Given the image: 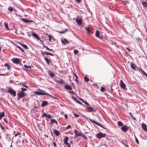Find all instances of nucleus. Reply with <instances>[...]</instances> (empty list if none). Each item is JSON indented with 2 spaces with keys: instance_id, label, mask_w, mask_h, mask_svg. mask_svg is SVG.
<instances>
[{
  "instance_id": "obj_50",
  "label": "nucleus",
  "mask_w": 147,
  "mask_h": 147,
  "mask_svg": "<svg viewBox=\"0 0 147 147\" xmlns=\"http://www.w3.org/2000/svg\"><path fill=\"white\" fill-rule=\"evenodd\" d=\"M59 82L61 84H63L64 83V81L63 80H61L59 81Z\"/></svg>"
},
{
  "instance_id": "obj_33",
  "label": "nucleus",
  "mask_w": 147,
  "mask_h": 147,
  "mask_svg": "<svg viewBox=\"0 0 147 147\" xmlns=\"http://www.w3.org/2000/svg\"><path fill=\"white\" fill-rule=\"evenodd\" d=\"M8 10L10 12H11L14 10V9L11 7H9L8 8Z\"/></svg>"
},
{
  "instance_id": "obj_52",
  "label": "nucleus",
  "mask_w": 147,
  "mask_h": 147,
  "mask_svg": "<svg viewBox=\"0 0 147 147\" xmlns=\"http://www.w3.org/2000/svg\"><path fill=\"white\" fill-rule=\"evenodd\" d=\"M46 117L49 118H51V116L49 115H47Z\"/></svg>"
},
{
  "instance_id": "obj_4",
  "label": "nucleus",
  "mask_w": 147,
  "mask_h": 147,
  "mask_svg": "<svg viewBox=\"0 0 147 147\" xmlns=\"http://www.w3.org/2000/svg\"><path fill=\"white\" fill-rule=\"evenodd\" d=\"M105 136L106 134H102L100 132L98 133L96 135V136L99 138L104 137Z\"/></svg>"
},
{
  "instance_id": "obj_49",
  "label": "nucleus",
  "mask_w": 147,
  "mask_h": 147,
  "mask_svg": "<svg viewBox=\"0 0 147 147\" xmlns=\"http://www.w3.org/2000/svg\"><path fill=\"white\" fill-rule=\"evenodd\" d=\"M20 134L19 133V132H18V133L16 134L15 135V137H16L18 135H20Z\"/></svg>"
},
{
  "instance_id": "obj_19",
  "label": "nucleus",
  "mask_w": 147,
  "mask_h": 147,
  "mask_svg": "<svg viewBox=\"0 0 147 147\" xmlns=\"http://www.w3.org/2000/svg\"><path fill=\"white\" fill-rule=\"evenodd\" d=\"M131 67L134 70H136V65L132 63H131Z\"/></svg>"
},
{
  "instance_id": "obj_29",
  "label": "nucleus",
  "mask_w": 147,
  "mask_h": 147,
  "mask_svg": "<svg viewBox=\"0 0 147 147\" xmlns=\"http://www.w3.org/2000/svg\"><path fill=\"white\" fill-rule=\"evenodd\" d=\"M142 4L144 7H147V2L144 1L142 3Z\"/></svg>"
},
{
  "instance_id": "obj_58",
  "label": "nucleus",
  "mask_w": 147,
  "mask_h": 147,
  "mask_svg": "<svg viewBox=\"0 0 147 147\" xmlns=\"http://www.w3.org/2000/svg\"><path fill=\"white\" fill-rule=\"evenodd\" d=\"M78 3H80L81 1V0H76Z\"/></svg>"
},
{
  "instance_id": "obj_22",
  "label": "nucleus",
  "mask_w": 147,
  "mask_h": 147,
  "mask_svg": "<svg viewBox=\"0 0 147 147\" xmlns=\"http://www.w3.org/2000/svg\"><path fill=\"white\" fill-rule=\"evenodd\" d=\"M117 124L119 126H122L123 125L122 122L119 121H117Z\"/></svg>"
},
{
  "instance_id": "obj_7",
  "label": "nucleus",
  "mask_w": 147,
  "mask_h": 147,
  "mask_svg": "<svg viewBox=\"0 0 147 147\" xmlns=\"http://www.w3.org/2000/svg\"><path fill=\"white\" fill-rule=\"evenodd\" d=\"M12 61L13 63H18L20 62L19 59L18 58H13Z\"/></svg>"
},
{
  "instance_id": "obj_32",
  "label": "nucleus",
  "mask_w": 147,
  "mask_h": 147,
  "mask_svg": "<svg viewBox=\"0 0 147 147\" xmlns=\"http://www.w3.org/2000/svg\"><path fill=\"white\" fill-rule=\"evenodd\" d=\"M4 26L7 30H9V28L8 27V24L7 23L5 22L4 23Z\"/></svg>"
},
{
  "instance_id": "obj_35",
  "label": "nucleus",
  "mask_w": 147,
  "mask_h": 147,
  "mask_svg": "<svg viewBox=\"0 0 147 147\" xmlns=\"http://www.w3.org/2000/svg\"><path fill=\"white\" fill-rule=\"evenodd\" d=\"M84 80L86 82H87L89 81V79L88 77H85L84 78Z\"/></svg>"
},
{
  "instance_id": "obj_64",
  "label": "nucleus",
  "mask_w": 147,
  "mask_h": 147,
  "mask_svg": "<svg viewBox=\"0 0 147 147\" xmlns=\"http://www.w3.org/2000/svg\"><path fill=\"white\" fill-rule=\"evenodd\" d=\"M64 32H60V33L63 34L64 33Z\"/></svg>"
},
{
  "instance_id": "obj_25",
  "label": "nucleus",
  "mask_w": 147,
  "mask_h": 147,
  "mask_svg": "<svg viewBox=\"0 0 147 147\" xmlns=\"http://www.w3.org/2000/svg\"><path fill=\"white\" fill-rule=\"evenodd\" d=\"M99 34L100 33L99 32L98 30H96V32L95 36L97 37L100 38V37H99Z\"/></svg>"
},
{
  "instance_id": "obj_23",
  "label": "nucleus",
  "mask_w": 147,
  "mask_h": 147,
  "mask_svg": "<svg viewBox=\"0 0 147 147\" xmlns=\"http://www.w3.org/2000/svg\"><path fill=\"white\" fill-rule=\"evenodd\" d=\"M5 66L6 67L8 70H10V67L9 65L7 63H6L5 64Z\"/></svg>"
},
{
  "instance_id": "obj_6",
  "label": "nucleus",
  "mask_w": 147,
  "mask_h": 147,
  "mask_svg": "<svg viewBox=\"0 0 147 147\" xmlns=\"http://www.w3.org/2000/svg\"><path fill=\"white\" fill-rule=\"evenodd\" d=\"M120 86L123 89H124L125 88V85L123 83V81L122 80H121L120 81Z\"/></svg>"
},
{
  "instance_id": "obj_51",
  "label": "nucleus",
  "mask_w": 147,
  "mask_h": 147,
  "mask_svg": "<svg viewBox=\"0 0 147 147\" xmlns=\"http://www.w3.org/2000/svg\"><path fill=\"white\" fill-rule=\"evenodd\" d=\"M71 127V126L70 125H68L66 127V129H67L69 128H70Z\"/></svg>"
},
{
  "instance_id": "obj_16",
  "label": "nucleus",
  "mask_w": 147,
  "mask_h": 147,
  "mask_svg": "<svg viewBox=\"0 0 147 147\" xmlns=\"http://www.w3.org/2000/svg\"><path fill=\"white\" fill-rule=\"evenodd\" d=\"M47 102L46 101H42L41 104V106L43 107L46 106L47 105Z\"/></svg>"
},
{
  "instance_id": "obj_17",
  "label": "nucleus",
  "mask_w": 147,
  "mask_h": 147,
  "mask_svg": "<svg viewBox=\"0 0 147 147\" xmlns=\"http://www.w3.org/2000/svg\"><path fill=\"white\" fill-rule=\"evenodd\" d=\"M68 139V138L67 137H65L64 139L63 140V142L64 144H66L68 143L67 140Z\"/></svg>"
},
{
  "instance_id": "obj_3",
  "label": "nucleus",
  "mask_w": 147,
  "mask_h": 147,
  "mask_svg": "<svg viewBox=\"0 0 147 147\" xmlns=\"http://www.w3.org/2000/svg\"><path fill=\"white\" fill-rule=\"evenodd\" d=\"M24 95V93L22 91L18 93L17 96H18V99L20 100L21 98L23 97Z\"/></svg>"
},
{
  "instance_id": "obj_21",
  "label": "nucleus",
  "mask_w": 147,
  "mask_h": 147,
  "mask_svg": "<svg viewBox=\"0 0 147 147\" xmlns=\"http://www.w3.org/2000/svg\"><path fill=\"white\" fill-rule=\"evenodd\" d=\"M138 70L142 72L144 75L146 76L147 77V74L143 70L140 69V68H138Z\"/></svg>"
},
{
  "instance_id": "obj_48",
  "label": "nucleus",
  "mask_w": 147,
  "mask_h": 147,
  "mask_svg": "<svg viewBox=\"0 0 147 147\" xmlns=\"http://www.w3.org/2000/svg\"><path fill=\"white\" fill-rule=\"evenodd\" d=\"M7 74H0V76H7Z\"/></svg>"
},
{
  "instance_id": "obj_10",
  "label": "nucleus",
  "mask_w": 147,
  "mask_h": 147,
  "mask_svg": "<svg viewBox=\"0 0 147 147\" xmlns=\"http://www.w3.org/2000/svg\"><path fill=\"white\" fill-rule=\"evenodd\" d=\"M21 19L23 22L26 23H29L32 22V21L26 19L24 18H22Z\"/></svg>"
},
{
  "instance_id": "obj_54",
  "label": "nucleus",
  "mask_w": 147,
  "mask_h": 147,
  "mask_svg": "<svg viewBox=\"0 0 147 147\" xmlns=\"http://www.w3.org/2000/svg\"><path fill=\"white\" fill-rule=\"evenodd\" d=\"M21 90L23 91H26V89H25V88H21Z\"/></svg>"
},
{
  "instance_id": "obj_57",
  "label": "nucleus",
  "mask_w": 147,
  "mask_h": 147,
  "mask_svg": "<svg viewBox=\"0 0 147 147\" xmlns=\"http://www.w3.org/2000/svg\"><path fill=\"white\" fill-rule=\"evenodd\" d=\"M53 144L54 146H55V147H56V144L55 142H53Z\"/></svg>"
},
{
  "instance_id": "obj_45",
  "label": "nucleus",
  "mask_w": 147,
  "mask_h": 147,
  "mask_svg": "<svg viewBox=\"0 0 147 147\" xmlns=\"http://www.w3.org/2000/svg\"><path fill=\"white\" fill-rule=\"evenodd\" d=\"M0 127H1V129H2V130L4 131H5V130L4 129V128H3V127L2 126L1 124V123H0Z\"/></svg>"
},
{
  "instance_id": "obj_9",
  "label": "nucleus",
  "mask_w": 147,
  "mask_h": 147,
  "mask_svg": "<svg viewBox=\"0 0 147 147\" xmlns=\"http://www.w3.org/2000/svg\"><path fill=\"white\" fill-rule=\"evenodd\" d=\"M121 129L123 131L125 132L127 130L128 128L126 126L124 125L121 128Z\"/></svg>"
},
{
  "instance_id": "obj_43",
  "label": "nucleus",
  "mask_w": 147,
  "mask_h": 147,
  "mask_svg": "<svg viewBox=\"0 0 147 147\" xmlns=\"http://www.w3.org/2000/svg\"><path fill=\"white\" fill-rule=\"evenodd\" d=\"M135 140H136V142L138 144H139V142L138 139H137V138H136V137H135Z\"/></svg>"
},
{
  "instance_id": "obj_55",
  "label": "nucleus",
  "mask_w": 147,
  "mask_h": 147,
  "mask_svg": "<svg viewBox=\"0 0 147 147\" xmlns=\"http://www.w3.org/2000/svg\"><path fill=\"white\" fill-rule=\"evenodd\" d=\"M66 145H67L68 147H71L70 144L68 143L66 144Z\"/></svg>"
},
{
  "instance_id": "obj_37",
  "label": "nucleus",
  "mask_w": 147,
  "mask_h": 147,
  "mask_svg": "<svg viewBox=\"0 0 147 147\" xmlns=\"http://www.w3.org/2000/svg\"><path fill=\"white\" fill-rule=\"evenodd\" d=\"M22 46L25 49H28V48L27 47V46L26 45L23 44V45H22Z\"/></svg>"
},
{
  "instance_id": "obj_31",
  "label": "nucleus",
  "mask_w": 147,
  "mask_h": 147,
  "mask_svg": "<svg viewBox=\"0 0 147 147\" xmlns=\"http://www.w3.org/2000/svg\"><path fill=\"white\" fill-rule=\"evenodd\" d=\"M91 121H92V122L95 123V124H96L97 125H98V126L101 127H102L101 126V125L99 123H98L96 122V121H93V120H90Z\"/></svg>"
},
{
  "instance_id": "obj_36",
  "label": "nucleus",
  "mask_w": 147,
  "mask_h": 147,
  "mask_svg": "<svg viewBox=\"0 0 147 147\" xmlns=\"http://www.w3.org/2000/svg\"><path fill=\"white\" fill-rule=\"evenodd\" d=\"M129 114H130V115L131 117L133 119H134V120H136V118L133 116L132 115L131 113V112H129Z\"/></svg>"
},
{
  "instance_id": "obj_59",
  "label": "nucleus",
  "mask_w": 147,
  "mask_h": 147,
  "mask_svg": "<svg viewBox=\"0 0 147 147\" xmlns=\"http://www.w3.org/2000/svg\"><path fill=\"white\" fill-rule=\"evenodd\" d=\"M64 117H65V118L66 119H67V118H68L67 116V115L66 114H65L64 115Z\"/></svg>"
},
{
  "instance_id": "obj_62",
  "label": "nucleus",
  "mask_w": 147,
  "mask_h": 147,
  "mask_svg": "<svg viewBox=\"0 0 147 147\" xmlns=\"http://www.w3.org/2000/svg\"><path fill=\"white\" fill-rule=\"evenodd\" d=\"M74 76L76 77V78H78V77L76 75V74H74Z\"/></svg>"
},
{
  "instance_id": "obj_60",
  "label": "nucleus",
  "mask_w": 147,
  "mask_h": 147,
  "mask_svg": "<svg viewBox=\"0 0 147 147\" xmlns=\"http://www.w3.org/2000/svg\"><path fill=\"white\" fill-rule=\"evenodd\" d=\"M18 43L20 44L22 46V45H23V44H22L21 42H18Z\"/></svg>"
},
{
  "instance_id": "obj_34",
  "label": "nucleus",
  "mask_w": 147,
  "mask_h": 147,
  "mask_svg": "<svg viewBox=\"0 0 147 147\" xmlns=\"http://www.w3.org/2000/svg\"><path fill=\"white\" fill-rule=\"evenodd\" d=\"M44 53H45V54H46V55H49L51 56H53V55L52 54H51L50 53H48V52H44Z\"/></svg>"
},
{
  "instance_id": "obj_41",
  "label": "nucleus",
  "mask_w": 147,
  "mask_h": 147,
  "mask_svg": "<svg viewBox=\"0 0 147 147\" xmlns=\"http://www.w3.org/2000/svg\"><path fill=\"white\" fill-rule=\"evenodd\" d=\"M101 91L103 92L105 90V88L103 87H101L100 89Z\"/></svg>"
},
{
  "instance_id": "obj_44",
  "label": "nucleus",
  "mask_w": 147,
  "mask_h": 147,
  "mask_svg": "<svg viewBox=\"0 0 147 147\" xmlns=\"http://www.w3.org/2000/svg\"><path fill=\"white\" fill-rule=\"evenodd\" d=\"M74 116L75 117H79V115H78L76 114V113H74Z\"/></svg>"
},
{
  "instance_id": "obj_30",
  "label": "nucleus",
  "mask_w": 147,
  "mask_h": 147,
  "mask_svg": "<svg viewBox=\"0 0 147 147\" xmlns=\"http://www.w3.org/2000/svg\"><path fill=\"white\" fill-rule=\"evenodd\" d=\"M15 45L16 46V47H18L20 50L22 52H24V50L22 49L20 47L16 45V44H15Z\"/></svg>"
},
{
  "instance_id": "obj_61",
  "label": "nucleus",
  "mask_w": 147,
  "mask_h": 147,
  "mask_svg": "<svg viewBox=\"0 0 147 147\" xmlns=\"http://www.w3.org/2000/svg\"><path fill=\"white\" fill-rule=\"evenodd\" d=\"M72 98L74 99V100H76L77 99H76V98H75L74 96H72Z\"/></svg>"
},
{
  "instance_id": "obj_53",
  "label": "nucleus",
  "mask_w": 147,
  "mask_h": 147,
  "mask_svg": "<svg viewBox=\"0 0 147 147\" xmlns=\"http://www.w3.org/2000/svg\"><path fill=\"white\" fill-rule=\"evenodd\" d=\"M69 93H71V94H75L74 92L73 91H69Z\"/></svg>"
},
{
  "instance_id": "obj_46",
  "label": "nucleus",
  "mask_w": 147,
  "mask_h": 147,
  "mask_svg": "<svg viewBox=\"0 0 147 147\" xmlns=\"http://www.w3.org/2000/svg\"><path fill=\"white\" fill-rule=\"evenodd\" d=\"M79 104H82V103L81 102H80L79 101H78V100H77V99L76 100H75Z\"/></svg>"
},
{
  "instance_id": "obj_12",
  "label": "nucleus",
  "mask_w": 147,
  "mask_h": 147,
  "mask_svg": "<svg viewBox=\"0 0 147 147\" xmlns=\"http://www.w3.org/2000/svg\"><path fill=\"white\" fill-rule=\"evenodd\" d=\"M61 41L62 43L64 45H65L66 43H69V42L66 39H64V40H61Z\"/></svg>"
},
{
  "instance_id": "obj_2",
  "label": "nucleus",
  "mask_w": 147,
  "mask_h": 147,
  "mask_svg": "<svg viewBox=\"0 0 147 147\" xmlns=\"http://www.w3.org/2000/svg\"><path fill=\"white\" fill-rule=\"evenodd\" d=\"M7 92L9 93L11 95H12L13 96H16V92L10 88L7 90Z\"/></svg>"
},
{
  "instance_id": "obj_63",
  "label": "nucleus",
  "mask_w": 147,
  "mask_h": 147,
  "mask_svg": "<svg viewBox=\"0 0 147 147\" xmlns=\"http://www.w3.org/2000/svg\"><path fill=\"white\" fill-rule=\"evenodd\" d=\"M3 119L5 121L6 123H7V121L5 120V119Z\"/></svg>"
},
{
  "instance_id": "obj_42",
  "label": "nucleus",
  "mask_w": 147,
  "mask_h": 147,
  "mask_svg": "<svg viewBox=\"0 0 147 147\" xmlns=\"http://www.w3.org/2000/svg\"><path fill=\"white\" fill-rule=\"evenodd\" d=\"M24 67H25V68H27V69L28 68H29L30 67V66H28L26 65H24Z\"/></svg>"
},
{
  "instance_id": "obj_13",
  "label": "nucleus",
  "mask_w": 147,
  "mask_h": 147,
  "mask_svg": "<svg viewBox=\"0 0 147 147\" xmlns=\"http://www.w3.org/2000/svg\"><path fill=\"white\" fill-rule=\"evenodd\" d=\"M32 35L34 37L36 38L38 40H39L40 38L39 37L37 36L36 34L34 32H32Z\"/></svg>"
},
{
  "instance_id": "obj_5",
  "label": "nucleus",
  "mask_w": 147,
  "mask_h": 147,
  "mask_svg": "<svg viewBox=\"0 0 147 147\" xmlns=\"http://www.w3.org/2000/svg\"><path fill=\"white\" fill-rule=\"evenodd\" d=\"M76 21L79 25H81L82 24V21L81 18H77L76 20Z\"/></svg>"
},
{
  "instance_id": "obj_27",
  "label": "nucleus",
  "mask_w": 147,
  "mask_h": 147,
  "mask_svg": "<svg viewBox=\"0 0 147 147\" xmlns=\"http://www.w3.org/2000/svg\"><path fill=\"white\" fill-rule=\"evenodd\" d=\"M4 116V114L3 112L0 113V119H1L2 117Z\"/></svg>"
},
{
  "instance_id": "obj_47",
  "label": "nucleus",
  "mask_w": 147,
  "mask_h": 147,
  "mask_svg": "<svg viewBox=\"0 0 147 147\" xmlns=\"http://www.w3.org/2000/svg\"><path fill=\"white\" fill-rule=\"evenodd\" d=\"M47 116V115L45 113H43L42 115V117H46Z\"/></svg>"
},
{
  "instance_id": "obj_18",
  "label": "nucleus",
  "mask_w": 147,
  "mask_h": 147,
  "mask_svg": "<svg viewBox=\"0 0 147 147\" xmlns=\"http://www.w3.org/2000/svg\"><path fill=\"white\" fill-rule=\"evenodd\" d=\"M65 88L67 90H72L71 87L68 85H66L65 86Z\"/></svg>"
},
{
  "instance_id": "obj_56",
  "label": "nucleus",
  "mask_w": 147,
  "mask_h": 147,
  "mask_svg": "<svg viewBox=\"0 0 147 147\" xmlns=\"http://www.w3.org/2000/svg\"><path fill=\"white\" fill-rule=\"evenodd\" d=\"M127 50H128L129 51H131V50L129 48L127 47L126 48Z\"/></svg>"
},
{
  "instance_id": "obj_8",
  "label": "nucleus",
  "mask_w": 147,
  "mask_h": 147,
  "mask_svg": "<svg viewBox=\"0 0 147 147\" xmlns=\"http://www.w3.org/2000/svg\"><path fill=\"white\" fill-rule=\"evenodd\" d=\"M142 128L144 130L147 132V126L146 124L142 123Z\"/></svg>"
},
{
  "instance_id": "obj_20",
  "label": "nucleus",
  "mask_w": 147,
  "mask_h": 147,
  "mask_svg": "<svg viewBox=\"0 0 147 147\" xmlns=\"http://www.w3.org/2000/svg\"><path fill=\"white\" fill-rule=\"evenodd\" d=\"M55 123L57 124V122L55 119H53L51 120V122L49 123V124H50L51 123Z\"/></svg>"
},
{
  "instance_id": "obj_26",
  "label": "nucleus",
  "mask_w": 147,
  "mask_h": 147,
  "mask_svg": "<svg viewBox=\"0 0 147 147\" xmlns=\"http://www.w3.org/2000/svg\"><path fill=\"white\" fill-rule=\"evenodd\" d=\"M80 100H81L85 104H86V105H89V104H88V103L86 101H85L83 99H82V98H80Z\"/></svg>"
},
{
  "instance_id": "obj_14",
  "label": "nucleus",
  "mask_w": 147,
  "mask_h": 147,
  "mask_svg": "<svg viewBox=\"0 0 147 147\" xmlns=\"http://www.w3.org/2000/svg\"><path fill=\"white\" fill-rule=\"evenodd\" d=\"M53 133L56 136H58L60 134V132L56 130H54Z\"/></svg>"
},
{
  "instance_id": "obj_39",
  "label": "nucleus",
  "mask_w": 147,
  "mask_h": 147,
  "mask_svg": "<svg viewBox=\"0 0 147 147\" xmlns=\"http://www.w3.org/2000/svg\"><path fill=\"white\" fill-rule=\"evenodd\" d=\"M74 52L75 55H76L78 53V51L77 50H74Z\"/></svg>"
},
{
  "instance_id": "obj_1",
  "label": "nucleus",
  "mask_w": 147,
  "mask_h": 147,
  "mask_svg": "<svg viewBox=\"0 0 147 147\" xmlns=\"http://www.w3.org/2000/svg\"><path fill=\"white\" fill-rule=\"evenodd\" d=\"M38 91H35L34 92V93L35 94L39 95H46L47 96H49L53 98L56 99L55 97H54L49 94L46 93L44 90H41L40 89H38Z\"/></svg>"
},
{
  "instance_id": "obj_28",
  "label": "nucleus",
  "mask_w": 147,
  "mask_h": 147,
  "mask_svg": "<svg viewBox=\"0 0 147 147\" xmlns=\"http://www.w3.org/2000/svg\"><path fill=\"white\" fill-rule=\"evenodd\" d=\"M45 60L46 61L47 64L49 65L50 64V61L49 59L48 58L46 57L45 58Z\"/></svg>"
},
{
  "instance_id": "obj_24",
  "label": "nucleus",
  "mask_w": 147,
  "mask_h": 147,
  "mask_svg": "<svg viewBox=\"0 0 147 147\" xmlns=\"http://www.w3.org/2000/svg\"><path fill=\"white\" fill-rule=\"evenodd\" d=\"M49 75L51 77H53L54 76V74L51 71H49L48 72Z\"/></svg>"
},
{
  "instance_id": "obj_38",
  "label": "nucleus",
  "mask_w": 147,
  "mask_h": 147,
  "mask_svg": "<svg viewBox=\"0 0 147 147\" xmlns=\"http://www.w3.org/2000/svg\"><path fill=\"white\" fill-rule=\"evenodd\" d=\"M86 29L88 33H90V30L89 28H86Z\"/></svg>"
},
{
  "instance_id": "obj_11",
  "label": "nucleus",
  "mask_w": 147,
  "mask_h": 147,
  "mask_svg": "<svg viewBox=\"0 0 147 147\" xmlns=\"http://www.w3.org/2000/svg\"><path fill=\"white\" fill-rule=\"evenodd\" d=\"M74 131L75 133V135L77 136H81V134L76 130H74Z\"/></svg>"
},
{
  "instance_id": "obj_15",
  "label": "nucleus",
  "mask_w": 147,
  "mask_h": 147,
  "mask_svg": "<svg viewBox=\"0 0 147 147\" xmlns=\"http://www.w3.org/2000/svg\"><path fill=\"white\" fill-rule=\"evenodd\" d=\"M87 111L89 112H91L93 111V109L92 107H87Z\"/></svg>"
},
{
  "instance_id": "obj_40",
  "label": "nucleus",
  "mask_w": 147,
  "mask_h": 147,
  "mask_svg": "<svg viewBox=\"0 0 147 147\" xmlns=\"http://www.w3.org/2000/svg\"><path fill=\"white\" fill-rule=\"evenodd\" d=\"M43 47H45L48 50H49V51H52V49H50L48 47H46V46H43Z\"/></svg>"
}]
</instances>
